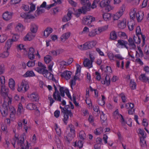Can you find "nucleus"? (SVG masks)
<instances>
[{
  "instance_id": "obj_35",
  "label": "nucleus",
  "mask_w": 149,
  "mask_h": 149,
  "mask_svg": "<svg viewBox=\"0 0 149 149\" xmlns=\"http://www.w3.org/2000/svg\"><path fill=\"white\" fill-rule=\"evenodd\" d=\"M10 54V52L9 50L5 49V51L3 52L0 54V57L2 58H7Z\"/></svg>"
},
{
  "instance_id": "obj_33",
  "label": "nucleus",
  "mask_w": 149,
  "mask_h": 149,
  "mask_svg": "<svg viewBox=\"0 0 149 149\" xmlns=\"http://www.w3.org/2000/svg\"><path fill=\"white\" fill-rule=\"evenodd\" d=\"M36 75L32 70L27 71L24 75L23 77H31L35 76Z\"/></svg>"
},
{
  "instance_id": "obj_51",
  "label": "nucleus",
  "mask_w": 149,
  "mask_h": 149,
  "mask_svg": "<svg viewBox=\"0 0 149 149\" xmlns=\"http://www.w3.org/2000/svg\"><path fill=\"white\" fill-rule=\"evenodd\" d=\"M54 128L57 134L58 135H60L61 133V131L60 127L56 124L54 126Z\"/></svg>"
},
{
  "instance_id": "obj_24",
  "label": "nucleus",
  "mask_w": 149,
  "mask_h": 149,
  "mask_svg": "<svg viewBox=\"0 0 149 149\" xmlns=\"http://www.w3.org/2000/svg\"><path fill=\"white\" fill-rule=\"evenodd\" d=\"M16 48L18 51L23 50L24 54H27L26 49L25 46L23 44H17L16 46Z\"/></svg>"
},
{
  "instance_id": "obj_58",
  "label": "nucleus",
  "mask_w": 149,
  "mask_h": 149,
  "mask_svg": "<svg viewBox=\"0 0 149 149\" xmlns=\"http://www.w3.org/2000/svg\"><path fill=\"white\" fill-rule=\"evenodd\" d=\"M83 143L81 141H77L75 142L74 144V146L79 147V148H81L83 146Z\"/></svg>"
},
{
  "instance_id": "obj_19",
  "label": "nucleus",
  "mask_w": 149,
  "mask_h": 149,
  "mask_svg": "<svg viewBox=\"0 0 149 149\" xmlns=\"http://www.w3.org/2000/svg\"><path fill=\"white\" fill-rule=\"evenodd\" d=\"M25 29V27L23 24L21 23L17 24L15 28V31L17 32H21Z\"/></svg>"
},
{
  "instance_id": "obj_42",
  "label": "nucleus",
  "mask_w": 149,
  "mask_h": 149,
  "mask_svg": "<svg viewBox=\"0 0 149 149\" xmlns=\"http://www.w3.org/2000/svg\"><path fill=\"white\" fill-rule=\"evenodd\" d=\"M63 51V50L61 49H58L56 50H53L51 51L50 54L53 56H57L62 53Z\"/></svg>"
},
{
  "instance_id": "obj_34",
  "label": "nucleus",
  "mask_w": 149,
  "mask_h": 149,
  "mask_svg": "<svg viewBox=\"0 0 149 149\" xmlns=\"http://www.w3.org/2000/svg\"><path fill=\"white\" fill-rule=\"evenodd\" d=\"M78 9L77 10L75 11L74 9L73 8H69L68 10V13L67 15H66L67 16V17H68L70 20L72 18V14L74 13V14L76 16L75 13H76V12L77 11H78Z\"/></svg>"
},
{
  "instance_id": "obj_53",
  "label": "nucleus",
  "mask_w": 149,
  "mask_h": 149,
  "mask_svg": "<svg viewBox=\"0 0 149 149\" xmlns=\"http://www.w3.org/2000/svg\"><path fill=\"white\" fill-rule=\"evenodd\" d=\"M139 79L144 82H146L148 80V78L146 77L145 74H141L139 77Z\"/></svg>"
},
{
  "instance_id": "obj_61",
  "label": "nucleus",
  "mask_w": 149,
  "mask_h": 149,
  "mask_svg": "<svg viewBox=\"0 0 149 149\" xmlns=\"http://www.w3.org/2000/svg\"><path fill=\"white\" fill-rule=\"evenodd\" d=\"M52 77L51 79L57 84L58 83V74L53 75L52 74Z\"/></svg>"
},
{
  "instance_id": "obj_11",
  "label": "nucleus",
  "mask_w": 149,
  "mask_h": 149,
  "mask_svg": "<svg viewBox=\"0 0 149 149\" xmlns=\"http://www.w3.org/2000/svg\"><path fill=\"white\" fill-rule=\"evenodd\" d=\"M125 10L124 8H121L115 14H112V18L113 20H117L123 15Z\"/></svg>"
},
{
  "instance_id": "obj_15",
  "label": "nucleus",
  "mask_w": 149,
  "mask_h": 149,
  "mask_svg": "<svg viewBox=\"0 0 149 149\" xmlns=\"http://www.w3.org/2000/svg\"><path fill=\"white\" fill-rule=\"evenodd\" d=\"M4 97V102L3 106L8 107L11 103L12 98L10 95H6Z\"/></svg>"
},
{
  "instance_id": "obj_37",
  "label": "nucleus",
  "mask_w": 149,
  "mask_h": 149,
  "mask_svg": "<svg viewBox=\"0 0 149 149\" xmlns=\"http://www.w3.org/2000/svg\"><path fill=\"white\" fill-rule=\"evenodd\" d=\"M112 18V14L104 13L103 15V18L106 21H109Z\"/></svg>"
},
{
  "instance_id": "obj_50",
  "label": "nucleus",
  "mask_w": 149,
  "mask_h": 149,
  "mask_svg": "<svg viewBox=\"0 0 149 149\" xmlns=\"http://www.w3.org/2000/svg\"><path fill=\"white\" fill-rule=\"evenodd\" d=\"M133 42L139 44L140 43L141 40L138 35H136V36H133Z\"/></svg>"
},
{
  "instance_id": "obj_54",
  "label": "nucleus",
  "mask_w": 149,
  "mask_h": 149,
  "mask_svg": "<svg viewBox=\"0 0 149 149\" xmlns=\"http://www.w3.org/2000/svg\"><path fill=\"white\" fill-rule=\"evenodd\" d=\"M108 25H106L103 26L98 27V28L99 29L100 32L101 33L102 32L104 31L107 30L108 29Z\"/></svg>"
},
{
  "instance_id": "obj_59",
  "label": "nucleus",
  "mask_w": 149,
  "mask_h": 149,
  "mask_svg": "<svg viewBox=\"0 0 149 149\" xmlns=\"http://www.w3.org/2000/svg\"><path fill=\"white\" fill-rule=\"evenodd\" d=\"M26 107L28 109L32 110L36 108V106L32 103H30L27 104Z\"/></svg>"
},
{
  "instance_id": "obj_57",
  "label": "nucleus",
  "mask_w": 149,
  "mask_h": 149,
  "mask_svg": "<svg viewBox=\"0 0 149 149\" xmlns=\"http://www.w3.org/2000/svg\"><path fill=\"white\" fill-rule=\"evenodd\" d=\"M102 99L101 100H99L98 103L100 105L103 106L105 104V98L104 96L103 95H102Z\"/></svg>"
},
{
  "instance_id": "obj_14",
  "label": "nucleus",
  "mask_w": 149,
  "mask_h": 149,
  "mask_svg": "<svg viewBox=\"0 0 149 149\" xmlns=\"http://www.w3.org/2000/svg\"><path fill=\"white\" fill-rule=\"evenodd\" d=\"M82 78V76L81 75L80 73H76L75 76L70 81L71 87H72V86L75 85L76 81H80Z\"/></svg>"
},
{
  "instance_id": "obj_21",
  "label": "nucleus",
  "mask_w": 149,
  "mask_h": 149,
  "mask_svg": "<svg viewBox=\"0 0 149 149\" xmlns=\"http://www.w3.org/2000/svg\"><path fill=\"white\" fill-rule=\"evenodd\" d=\"M8 85L11 90L13 91L15 90V82L14 79L13 78H11L9 79Z\"/></svg>"
},
{
  "instance_id": "obj_18",
  "label": "nucleus",
  "mask_w": 149,
  "mask_h": 149,
  "mask_svg": "<svg viewBox=\"0 0 149 149\" xmlns=\"http://www.w3.org/2000/svg\"><path fill=\"white\" fill-rule=\"evenodd\" d=\"M97 44V42L94 40H92L85 43L86 50L91 49L94 47Z\"/></svg>"
},
{
  "instance_id": "obj_49",
  "label": "nucleus",
  "mask_w": 149,
  "mask_h": 149,
  "mask_svg": "<svg viewBox=\"0 0 149 149\" xmlns=\"http://www.w3.org/2000/svg\"><path fill=\"white\" fill-rule=\"evenodd\" d=\"M21 8L25 11H28L29 10V6L25 3L22 4Z\"/></svg>"
},
{
  "instance_id": "obj_16",
  "label": "nucleus",
  "mask_w": 149,
  "mask_h": 149,
  "mask_svg": "<svg viewBox=\"0 0 149 149\" xmlns=\"http://www.w3.org/2000/svg\"><path fill=\"white\" fill-rule=\"evenodd\" d=\"M35 36V34L29 32L23 37V39L25 41H31L34 39Z\"/></svg>"
},
{
  "instance_id": "obj_28",
  "label": "nucleus",
  "mask_w": 149,
  "mask_h": 149,
  "mask_svg": "<svg viewBox=\"0 0 149 149\" xmlns=\"http://www.w3.org/2000/svg\"><path fill=\"white\" fill-rule=\"evenodd\" d=\"M13 42L11 39H8L5 43V49L9 50L10 49L13 44Z\"/></svg>"
},
{
  "instance_id": "obj_55",
  "label": "nucleus",
  "mask_w": 149,
  "mask_h": 149,
  "mask_svg": "<svg viewBox=\"0 0 149 149\" xmlns=\"http://www.w3.org/2000/svg\"><path fill=\"white\" fill-rule=\"evenodd\" d=\"M108 25H106L103 26L98 27V28L99 29L100 32L101 33L102 32L104 31L107 30L108 29Z\"/></svg>"
},
{
  "instance_id": "obj_31",
  "label": "nucleus",
  "mask_w": 149,
  "mask_h": 149,
  "mask_svg": "<svg viewBox=\"0 0 149 149\" xmlns=\"http://www.w3.org/2000/svg\"><path fill=\"white\" fill-rule=\"evenodd\" d=\"M92 63L93 62L92 61L87 58L86 59L83 63L84 66L87 67L88 68H91L92 67Z\"/></svg>"
},
{
  "instance_id": "obj_7",
  "label": "nucleus",
  "mask_w": 149,
  "mask_h": 149,
  "mask_svg": "<svg viewBox=\"0 0 149 149\" xmlns=\"http://www.w3.org/2000/svg\"><path fill=\"white\" fill-rule=\"evenodd\" d=\"M60 108L61 109L62 112L64 113L63 120L64 123L66 124L68 120L69 116L71 117L72 116L73 114L70 111L67 109L66 108L65 109L63 108L61 106Z\"/></svg>"
},
{
  "instance_id": "obj_4",
  "label": "nucleus",
  "mask_w": 149,
  "mask_h": 149,
  "mask_svg": "<svg viewBox=\"0 0 149 149\" xmlns=\"http://www.w3.org/2000/svg\"><path fill=\"white\" fill-rule=\"evenodd\" d=\"M8 107L2 105L1 108V111L2 116L3 117L6 116L9 112L8 109ZM9 111L10 112V118L11 119H14L15 118V108L13 106H10L9 107Z\"/></svg>"
},
{
  "instance_id": "obj_62",
  "label": "nucleus",
  "mask_w": 149,
  "mask_h": 149,
  "mask_svg": "<svg viewBox=\"0 0 149 149\" xmlns=\"http://www.w3.org/2000/svg\"><path fill=\"white\" fill-rule=\"evenodd\" d=\"M24 111L23 107L21 103H19L18 105V108L17 109V112L19 113H22Z\"/></svg>"
},
{
  "instance_id": "obj_26",
  "label": "nucleus",
  "mask_w": 149,
  "mask_h": 149,
  "mask_svg": "<svg viewBox=\"0 0 149 149\" xmlns=\"http://www.w3.org/2000/svg\"><path fill=\"white\" fill-rule=\"evenodd\" d=\"M113 117L116 119L120 118V121L121 123H123L124 122V120L123 116L121 115L118 113V110H116L113 113Z\"/></svg>"
},
{
  "instance_id": "obj_23",
  "label": "nucleus",
  "mask_w": 149,
  "mask_h": 149,
  "mask_svg": "<svg viewBox=\"0 0 149 149\" xmlns=\"http://www.w3.org/2000/svg\"><path fill=\"white\" fill-rule=\"evenodd\" d=\"M53 31V29L51 27H48L46 28L43 32V37L45 38H47L52 33Z\"/></svg>"
},
{
  "instance_id": "obj_17",
  "label": "nucleus",
  "mask_w": 149,
  "mask_h": 149,
  "mask_svg": "<svg viewBox=\"0 0 149 149\" xmlns=\"http://www.w3.org/2000/svg\"><path fill=\"white\" fill-rule=\"evenodd\" d=\"M72 74V73L71 72L65 71L61 73V76L62 78L68 80L70 78Z\"/></svg>"
},
{
  "instance_id": "obj_63",
  "label": "nucleus",
  "mask_w": 149,
  "mask_h": 149,
  "mask_svg": "<svg viewBox=\"0 0 149 149\" xmlns=\"http://www.w3.org/2000/svg\"><path fill=\"white\" fill-rule=\"evenodd\" d=\"M0 82L1 85H5L6 83V78L3 75H1L0 77Z\"/></svg>"
},
{
  "instance_id": "obj_5",
  "label": "nucleus",
  "mask_w": 149,
  "mask_h": 149,
  "mask_svg": "<svg viewBox=\"0 0 149 149\" xmlns=\"http://www.w3.org/2000/svg\"><path fill=\"white\" fill-rule=\"evenodd\" d=\"M29 85L28 82L25 80H23L18 85L17 91L19 92L25 93L29 89Z\"/></svg>"
},
{
  "instance_id": "obj_56",
  "label": "nucleus",
  "mask_w": 149,
  "mask_h": 149,
  "mask_svg": "<svg viewBox=\"0 0 149 149\" xmlns=\"http://www.w3.org/2000/svg\"><path fill=\"white\" fill-rule=\"evenodd\" d=\"M108 25H106L103 26L98 27V28L99 29L100 32L101 33L102 32L104 31L107 30L108 29Z\"/></svg>"
},
{
  "instance_id": "obj_13",
  "label": "nucleus",
  "mask_w": 149,
  "mask_h": 149,
  "mask_svg": "<svg viewBox=\"0 0 149 149\" xmlns=\"http://www.w3.org/2000/svg\"><path fill=\"white\" fill-rule=\"evenodd\" d=\"M95 20V17L91 16H87L84 17L82 21L84 24L89 25H90L92 22H94Z\"/></svg>"
},
{
  "instance_id": "obj_1",
  "label": "nucleus",
  "mask_w": 149,
  "mask_h": 149,
  "mask_svg": "<svg viewBox=\"0 0 149 149\" xmlns=\"http://www.w3.org/2000/svg\"><path fill=\"white\" fill-rule=\"evenodd\" d=\"M24 138L22 136H19L17 134H15V139L11 140V142L14 147L15 143H17V149H29V144L27 141L24 142Z\"/></svg>"
},
{
  "instance_id": "obj_30",
  "label": "nucleus",
  "mask_w": 149,
  "mask_h": 149,
  "mask_svg": "<svg viewBox=\"0 0 149 149\" xmlns=\"http://www.w3.org/2000/svg\"><path fill=\"white\" fill-rule=\"evenodd\" d=\"M70 33L68 32L63 34L60 37L61 41L62 42H65L66 40L70 37Z\"/></svg>"
},
{
  "instance_id": "obj_25",
  "label": "nucleus",
  "mask_w": 149,
  "mask_h": 149,
  "mask_svg": "<svg viewBox=\"0 0 149 149\" xmlns=\"http://www.w3.org/2000/svg\"><path fill=\"white\" fill-rule=\"evenodd\" d=\"M8 88L6 87L5 85L1 86V89L0 91L1 94L3 96L8 95Z\"/></svg>"
},
{
  "instance_id": "obj_46",
  "label": "nucleus",
  "mask_w": 149,
  "mask_h": 149,
  "mask_svg": "<svg viewBox=\"0 0 149 149\" xmlns=\"http://www.w3.org/2000/svg\"><path fill=\"white\" fill-rule=\"evenodd\" d=\"M106 53L110 60L111 61H113L115 60V56H114L112 52L110 51H107Z\"/></svg>"
},
{
  "instance_id": "obj_60",
  "label": "nucleus",
  "mask_w": 149,
  "mask_h": 149,
  "mask_svg": "<svg viewBox=\"0 0 149 149\" xmlns=\"http://www.w3.org/2000/svg\"><path fill=\"white\" fill-rule=\"evenodd\" d=\"M140 145L142 147L146 146V141L145 140V137L140 138Z\"/></svg>"
},
{
  "instance_id": "obj_27",
  "label": "nucleus",
  "mask_w": 149,
  "mask_h": 149,
  "mask_svg": "<svg viewBox=\"0 0 149 149\" xmlns=\"http://www.w3.org/2000/svg\"><path fill=\"white\" fill-rule=\"evenodd\" d=\"M28 97L33 101H37L38 100V94L36 93H33L28 95Z\"/></svg>"
},
{
  "instance_id": "obj_3",
  "label": "nucleus",
  "mask_w": 149,
  "mask_h": 149,
  "mask_svg": "<svg viewBox=\"0 0 149 149\" xmlns=\"http://www.w3.org/2000/svg\"><path fill=\"white\" fill-rule=\"evenodd\" d=\"M99 0H94L92 5L91 3H87L82 7L78 9V11H77L75 14L77 17H78L80 14L82 13H85L88 11H90L91 9H94L96 8L98 5Z\"/></svg>"
},
{
  "instance_id": "obj_43",
  "label": "nucleus",
  "mask_w": 149,
  "mask_h": 149,
  "mask_svg": "<svg viewBox=\"0 0 149 149\" xmlns=\"http://www.w3.org/2000/svg\"><path fill=\"white\" fill-rule=\"evenodd\" d=\"M30 5L29 7V13H31L33 12L36 9V4L30 2L29 3Z\"/></svg>"
},
{
  "instance_id": "obj_10",
  "label": "nucleus",
  "mask_w": 149,
  "mask_h": 149,
  "mask_svg": "<svg viewBox=\"0 0 149 149\" xmlns=\"http://www.w3.org/2000/svg\"><path fill=\"white\" fill-rule=\"evenodd\" d=\"M68 128L70 129V131L66 136V140L70 141L75 136V133L74 126L72 125H70Z\"/></svg>"
},
{
  "instance_id": "obj_12",
  "label": "nucleus",
  "mask_w": 149,
  "mask_h": 149,
  "mask_svg": "<svg viewBox=\"0 0 149 149\" xmlns=\"http://www.w3.org/2000/svg\"><path fill=\"white\" fill-rule=\"evenodd\" d=\"M13 14V12L6 11L3 13L2 15V18L5 21H9L12 19Z\"/></svg>"
},
{
  "instance_id": "obj_32",
  "label": "nucleus",
  "mask_w": 149,
  "mask_h": 149,
  "mask_svg": "<svg viewBox=\"0 0 149 149\" xmlns=\"http://www.w3.org/2000/svg\"><path fill=\"white\" fill-rule=\"evenodd\" d=\"M42 74L45 77L49 79H51L52 77V74L50 72H49L48 70L46 69L44 70Z\"/></svg>"
},
{
  "instance_id": "obj_20",
  "label": "nucleus",
  "mask_w": 149,
  "mask_h": 149,
  "mask_svg": "<svg viewBox=\"0 0 149 149\" xmlns=\"http://www.w3.org/2000/svg\"><path fill=\"white\" fill-rule=\"evenodd\" d=\"M14 101L15 102H19V103H24L25 102V99L23 96H21L20 97L19 95L17 94L15 95L13 97Z\"/></svg>"
},
{
  "instance_id": "obj_38",
  "label": "nucleus",
  "mask_w": 149,
  "mask_h": 149,
  "mask_svg": "<svg viewBox=\"0 0 149 149\" xmlns=\"http://www.w3.org/2000/svg\"><path fill=\"white\" fill-rule=\"evenodd\" d=\"M101 69L104 72L108 73L112 72V70L111 68L109 66H107L106 65L104 66L103 65H102L101 66Z\"/></svg>"
},
{
  "instance_id": "obj_52",
  "label": "nucleus",
  "mask_w": 149,
  "mask_h": 149,
  "mask_svg": "<svg viewBox=\"0 0 149 149\" xmlns=\"http://www.w3.org/2000/svg\"><path fill=\"white\" fill-rule=\"evenodd\" d=\"M85 101L86 103L88 105V107L90 109L92 108V105L91 99L89 97L86 98Z\"/></svg>"
},
{
  "instance_id": "obj_9",
  "label": "nucleus",
  "mask_w": 149,
  "mask_h": 149,
  "mask_svg": "<svg viewBox=\"0 0 149 149\" xmlns=\"http://www.w3.org/2000/svg\"><path fill=\"white\" fill-rule=\"evenodd\" d=\"M128 41L129 43L127 41L123 40H118V43L116 45V46L120 48H125L128 50V49L130 47V42L129 40Z\"/></svg>"
},
{
  "instance_id": "obj_64",
  "label": "nucleus",
  "mask_w": 149,
  "mask_h": 149,
  "mask_svg": "<svg viewBox=\"0 0 149 149\" xmlns=\"http://www.w3.org/2000/svg\"><path fill=\"white\" fill-rule=\"evenodd\" d=\"M39 85L40 87L43 89H45L46 85L45 83L41 80H40L38 82Z\"/></svg>"
},
{
  "instance_id": "obj_48",
  "label": "nucleus",
  "mask_w": 149,
  "mask_h": 149,
  "mask_svg": "<svg viewBox=\"0 0 149 149\" xmlns=\"http://www.w3.org/2000/svg\"><path fill=\"white\" fill-rule=\"evenodd\" d=\"M117 38L116 32L115 31L111 32L110 34V39L112 40H115Z\"/></svg>"
},
{
  "instance_id": "obj_36",
  "label": "nucleus",
  "mask_w": 149,
  "mask_h": 149,
  "mask_svg": "<svg viewBox=\"0 0 149 149\" xmlns=\"http://www.w3.org/2000/svg\"><path fill=\"white\" fill-rule=\"evenodd\" d=\"M144 14L143 12H139L136 14V17L138 22H141L143 18Z\"/></svg>"
},
{
  "instance_id": "obj_2",
  "label": "nucleus",
  "mask_w": 149,
  "mask_h": 149,
  "mask_svg": "<svg viewBox=\"0 0 149 149\" xmlns=\"http://www.w3.org/2000/svg\"><path fill=\"white\" fill-rule=\"evenodd\" d=\"M54 87L55 90V92L53 94V96L54 98L56 100L59 101H61V95L63 97L65 96V93L68 97L70 99H71V96L69 90L66 88L63 87H60L59 91L60 93V95L55 85Z\"/></svg>"
},
{
  "instance_id": "obj_29",
  "label": "nucleus",
  "mask_w": 149,
  "mask_h": 149,
  "mask_svg": "<svg viewBox=\"0 0 149 149\" xmlns=\"http://www.w3.org/2000/svg\"><path fill=\"white\" fill-rule=\"evenodd\" d=\"M45 11V8L41 7L37 8V10L35 12V15L36 17H38Z\"/></svg>"
},
{
  "instance_id": "obj_22",
  "label": "nucleus",
  "mask_w": 149,
  "mask_h": 149,
  "mask_svg": "<svg viewBox=\"0 0 149 149\" xmlns=\"http://www.w3.org/2000/svg\"><path fill=\"white\" fill-rule=\"evenodd\" d=\"M38 26L36 24L33 23L31 24L30 30L31 32L34 34L36 33L38 30Z\"/></svg>"
},
{
  "instance_id": "obj_39",
  "label": "nucleus",
  "mask_w": 149,
  "mask_h": 149,
  "mask_svg": "<svg viewBox=\"0 0 149 149\" xmlns=\"http://www.w3.org/2000/svg\"><path fill=\"white\" fill-rule=\"evenodd\" d=\"M55 6V4L53 3L50 5H47V3L46 2L44 1L43 2L42 4L40 5V7L46 8L47 9H49L52 7Z\"/></svg>"
},
{
  "instance_id": "obj_45",
  "label": "nucleus",
  "mask_w": 149,
  "mask_h": 149,
  "mask_svg": "<svg viewBox=\"0 0 149 149\" xmlns=\"http://www.w3.org/2000/svg\"><path fill=\"white\" fill-rule=\"evenodd\" d=\"M12 38H10V39L12 40L13 42L17 41L20 38V35L16 33H13L12 34Z\"/></svg>"
},
{
  "instance_id": "obj_47",
  "label": "nucleus",
  "mask_w": 149,
  "mask_h": 149,
  "mask_svg": "<svg viewBox=\"0 0 149 149\" xmlns=\"http://www.w3.org/2000/svg\"><path fill=\"white\" fill-rule=\"evenodd\" d=\"M45 69H46V66H44L43 68L40 67H36L35 68L34 70L38 73L42 74L44 70H45Z\"/></svg>"
},
{
  "instance_id": "obj_8",
  "label": "nucleus",
  "mask_w": 149,
  "mask_h": 149,
  "mask_svg": "<svg viewBox=\"0 0 149 149\" xmlns=\"http://www.w3.org/2000/svg\"><path fill=\"white\" fill-rule=\"evenodd\" d=\"M111 1L109 0H102L100 3V6L105 8L107 11H109L113 8V6L110 5Z\"/></svg>"
},
{
  "instance_id": "obj_6",
  "label": "nucleus",
  "mask_w": 149,
  "mask_h": 149,
  "mask_svg": "<svg viewBox=\"0 0 149 149\" xmlns=\"http://www.w3.org/2000/svg\"><path fill=\"white\" fill-rule=\"evenodd\" d=\"M35 49L33 47H30L29 49L28 52V56L29 58L31 60H33L35 58V56H37L38 59L40 58V56L39 53L38 51H37L35 53Z\"/></svg>"
},
{
  "instance_id": "obj_41",
  "label": "nucleus",
  "mask_w": 149,
  "mask_h": 149,
  "mask_svg": "<svg viewBox=\"0 0 149 149\" xmlns=\"http://www.w3.org/2000/svg\"><path fill=\"white\" fill-rule=\"evenodd\" d=\"M8 35L6 34L0 35V43H3L7 39Z\"/></svg>"
},
{
  "instance_id": "obj_40",
  "label": "nucleus",
  "mask_w": 149,
  "mask_h": 149,
  "mask_svg": "<svg viewBox=\"0 0 149 149\" xmlns=\"http://www.w3.org/2000/svg\"><path fill=\"white\" fill-rule=\"evenodd\" d=\"M101 83L102 84L106 86H109L110 84V78L109 76H107L105 79L102 80Z\"/></svg>"
},
{
  "instance_id": "obj_44",
  "label": "nucleus",
  "mask_w": 149,
  "mask_h": 149,
  "mask_svg": "<svg viewBox=\"0 0 149 149\" xmlns=\"http://www.w3.org/2000/svg\"><path fill=\"white\" fill-rule=\"evenodd\" d=\"M126 20L125 19H123L122 21H120L118 23V26L119 28L123 29L126 26Z\"/></svg>"
}]
</instances>
